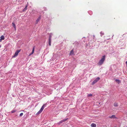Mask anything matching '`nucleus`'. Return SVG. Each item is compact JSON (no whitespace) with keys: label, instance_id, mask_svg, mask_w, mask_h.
<instances>
[{"label":"nucleus","instance_id":"1","mask_svg":"<svg viewBox=\"0 0 127 127\" xmlns=\"http://www.w3.org/2000/svg\"><path fill=\"white\" fill-rule=\"evenodd\" d=\"M105 60V56H103L101 59L99 61L98 63V64L99 65H102L103 63Z\"/></svg>","mask_w":127,"mask_h":127},{"label":"nucleus","instance_id":"2","mask_svg":"<svg viewBox=\"0 0 127 127\" xmlns=\"http://www.w3.org/2000/svg\"><path fill=\"white\" fill-rule=\"evenodd\" d=\"M46 106V104H44L42 107L40 109V110L39 111L37 112L36 113V115H38L39 114H40L42 111L43 110L44 107H45Z\"/></svg>","mask_w":127,"mask_h":127},{"label":"nucleus","instance_id":"3","mask_svg":"<svg viewBox=\"0 0 127 127\" xmlns=\"http://www.w3.org/2000/svg\"><path fill=\"white\" fill-rule=\"evenodd\" d=\"M21 49H20L19 50H17L13 56V57H16L18 55L19 53L21 51Z\"/></svg>","mask_w":127,"mask_h":127},{"label":"nucleus","instance_id":"4","mask_svg":"<svg viewBox=\"0 0 127 127\" xmlns=\"http://www.w3.org/2000/svg\"><path fill=\"white\" fill-rule=\"evenodd\" d=\"M100 79V78L99 77H97L96 78L95 80H94L92 83V85H94L95 83H96Z\"/></svg>","mask_w":127,"mask_h":127},{"label":"nucleus","instance_id":"5","mask_svg":"<svg viewBox=\"0 0 127 127\" xmlns=\"http://www.w3.org/2000/svg\"><path fill=\"white\" fill-rule=\"evenodd\" d=\"M117 119V118L116 116L115 115H112V121L113 120V121H115Z\"/></svg>","mask_w":127,"mask_h":127},{"label":"nucleus","instance_id":"6","mask_svg":"<svg viewBox=\"0 0 127 127\" xmlns=\"http://www.w3.org/2000/svg\"><path fill=\"white\" fill-rule=\"evenodd\" d=\"M67 119H64V120H62V121H60L59 123H58V124H61L62 123H63V122H64L65 121L67 120Z\"/></svg>","mask_w":127,"mask_h":127},{"label":"nucleus","instance_id":"7","mask_svg":"<svg viewBox=\"0 0 127 127\" xmlns=\"http://www.w3.org/2000/svg\"><path fill=\"white\" fill-rule=\"evenodd\" d=\"M28 3L26 5L25 8L23 10V11H25L27 9V7L28 6Z\"/></svg>","mask_w":127,"mask_h":127},{"label":"nucleus","instance_id":"8","mask_svg":"<svg viewBox=\"0 0 127 127\" xmlns=\"http://www.w3.org/2000/svg\"><path fill=\"white\" fill-rule=\"evenodd\" d=\"M0 42L2 40H3L4 39V37L3 35H2L0 37Z\"/></svg>","mask_w":127,"mask_h":127},{"label":"nucleus","instance_id":"9","mask_svg":"<svg viewBox=\"0 0 127 127\" xmlns=\"http://www.w3.org/2000/svg\"><path fill=\"white\" fill-rule=\"evenodd\" d=\"M115 81L116 82L118 83L119 84L121 83V81L119 80L116 79L115 80Z\"/></svg>","mask_w":127,"mask_h":127},{"label":"nucleus","instance_id":"10","mask_svg":"<svg viewBox=\"0 0 127 127\" xmlns=\"http://www.w3.org/2000/svg\"><path fill=\"white\" fill-rule=\"evenodd\" d=\"M74 54V52L73 51V50L72 49L71 50V51H70V55H72Z\"/></svg>","mask_w":127,"mask_h":127},{"label":"nucleus","instance_id":"11","mask_svg":"<svg viewBox=\"0 0 127 127\" xmlns=\"http://www.w3.org/2000/svg\"><path fill=\"white\" fill-rule=\"evenodd\" d=\"M91 126L92 127H96V125L95 124L93 123L91 125Z\"/></svg>","mask_w":127,"mask_h":127},{"label":"nucleus","instance_id":"12","mask_svg":"<svg viewBox=\"0 0 127 127\" xmlns=\"http://www.w3.org/2000/svg\"><path fill=\"white\" fill-rule=\"evenodd\" d=\"M34 47H33V50H32V52L29 55H31L32 54H33L34 51Z\"/></svg>","mask_w":127,"mask_h":127},{"label":"nucleus","instance_id":"13","mask_svg":"<svg viewBox=\"0 0 127 127\" xmlns=\"http://www.w3.org/2000/svg\"><path fill=\"white\" fill-rule=\"evenodd\" d=\"M40 19V17H39L36 20V24H37L38 23V22L39 21Z\"/></svg>","mask_w":127,"mask_h":127},{"label":"nucleus","instance_id":"14","mask_svg":"<svg viewBox=\"0 0 127 127\" xmlns=\"http://www.w3.org/2000/svg\"><path fill=\"white\" fill-rule=\"evenodd\" d=\"M51 40L49 39V44L50 46L51 45Z\"/></svg>","mask_w":127,"mask_h":127},{"label":"nucleus","instance_id":"15","mask_svg":"<svg viewBox=\"0 0 127 127\" xmlns=\"http://www.w3.org/2000/svg\"><path fill=\"white\" fill-rule=\"evenodd\" d=\"M12 25H13V26L14 27V28H15V29H16V26L15 25V23H12Z\"/></svg>","mask_w":127,"mask_h":127},{"label":"nucleus","instance_id":"16","mask_svg":"<svg viewBox=\"0 0 127 127\" xmlns=\"http://www.w3.org/2000/svg\"><path fill=\"white\" fill-rule=\"evenodd\" d=\"M92 95H93L92 94H89L88 95V97H90L91 96H92Z\"/></svg>","mask_w":127,"mask_h":127},{"label":"nucleus","instance_id":"17","mask_svg":"<svg viewBox=\"0 0 127 127\" xmlns=\"http://www.w3.org/2000/svg\"><path fill=\"white\" fill-rule=\"evenodd\" d=\"M15 111H16L15 110H13L11 111V112L12 113H13L15 112Z\"/></svg>","mask_w":127,"mask_h":127},{"label":"nucleus","instance_id":"18","mask_svg":"<svg viewBox=\"0 0 127 127\" xmlns=\"http://www.w3.org/2000/svg\"><path fill=\"white\" fill-rule=\"evenodd\" d=\"M51 35H50L49 36V39H50V40H51Z\"/></svg>","mask_w":127,"mask_h":127},{"label":"nucleus","instance_id":"19","mask_svg":"<svg viewBox=\"0 0 127 127\" xmlns=\"http://www.w3.org/2000/svg\"><path fill=\"white\" fill-rule=\"evenodd\" d=\"M23 113H21L20 115V117L22 116L23 115Z\"/></svg>","mask_w":127,"mask_h":127},{"label":"nucleus","instance_id":"20","mask_svg":"<svg viewBox=\"0 0 127 127\" xmlns=\"http://www.w3.org/2000/svg\"><path fill=\"white\" fill-rule=\"evenodd\" d=\"M117 104H114V106H117Z\"/></svg>","mask_w":127,"mask_h":127},{"label":"nucleus","instance_id":"21","mask_svg":"<svg viewBox=\"0 0 127 127\" xmlns=\"http://www.w3.org/2000/svg\"><path fill=\"white\" fill-rule=\"evenodd\" d=\"M126 64H127V62H126Z\"/></svg>","mask_w":127,"mask_h":127},{"label":"nucleus","instance_id":"22","mask_svg":"<svg viewBox=\"0 0 127 127\" xmlns=\"http://www.w3.org/2000/svg\"><path fill=\"white\" fill-rule=\"evenodd\" d=\"M109 117L110 118H111V117Z\"/></svg>","mask_w":127,"mask_h":127}]
</instances>
